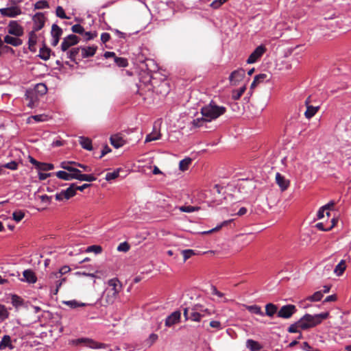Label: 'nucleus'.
<instances>
[{"mask_svg": "<svg viewBox=\"0 0 351 351\" xmlns=\"http://www.w3.org/2000/svg\"><path fill=\"white\" fill-rule=\"evenodd\" d=\"M329 315L328 312L316 314L314 315L305 314L298 320L300 328L306 330L319 324L324 319H326Z\"/></svg>", "mask_w": 351, "mask_h": 351, "instance_id": "1", "label": "nucleus"}, {"mask_svg": "<svg viewBox=\"0 0 351 351\" xmlns=\"http://www.w3.org/2000/svg\"><path fill=\"white\" fill-rule=\"evenodd\" d=\"M226 112V107L217 106L213 101L201 108L202 115L205 117L209 122L224 114Z\"/></svg>", "mask_w": 351, "mask_h": 351, "instance_id": "2", "label": "nucleus"}, {"mask_svg": "<svg viewBox=\"0 0 351 351\" xmlns=\"http://www.w3.org/2000/svg\"><path fill=\"white\" fill-rule=\"evenodd\" d=\"M215 313L213 308H205L200 304H196L192 307V321L200 322L202 317L211 315Z\"/></svg>", "mask_w": 351, "mask_h": 351, "instance_id": "3", "label": "nucleus"}, {"mask_svg": "<svg viewBox=\"0 0 351 351\" xmlns=\"http://www.w3.org/2000/svg\"><path fill=\"white\" fill-rule=\"evenodd\" d=\"M70 344L75 346H78L81 344H83L85 346L92 349H100L106 348V344L103 343L97 342L93 339L89 338H79L76 339H73L71 341Z\"/></svg>", "mask_w": 351, "mask_h": 351, "instance_id": "4", "label": "nucleus"}, {"mask_svg": "<svg viewBox=\"0 0 351 351\" xmlns=\"http://www.w3.org/2000/svg\"><path fill=\"white\" fill-rule=\"evenodd\" d=\"M76 194V185L71 184L66 190L62 191L59 193H56V199L62 201L63 199H69L71 197L75 196Z\"/></svg>", "mask_w": 351, "mask_h": 351, "instance_id": "5", "label": "nucleus"}, {"mask_svg": "<svg viewBox=\"0 0 351 351\" xmlns=\"http://www.w3.org/2000/svg\"><path fill=\"white\" fill-rule=\"evenodd\" d=\"M297 311V308L293 304H287L282 306L278 312V317L283 319H289Z\"/></svg>", "mask_w": 351, "mask_h": 351, "instance_id": "6", "label": "nucleus"}, {"mask_svg": "<svg viewBox=\"0 0 351 351\" xmlns=\"http://www.w3.org/2000/svg\"><path fill=\"white\" fill-rule=\"evenodd\" d=\"M80 39L75 34H70L63 39L61 44V49L63 51H66L71 47L77 45Z\"/></svg>", "mask_w": 351, "mask_h": 351, "instance_id": "7", "label": "nucleus"}, {"mask_svg": "<svg viewBox=\"0 0 351 351\" xmlns=\"http://www.w3.org/2000/svg\"><path fill=\"white\" fill-rule=\"evenodd\" d=\"M245 75L243 69H239L232 71L229 76V81L232 86H237L241 82Z\"/></svg>", "mask_w": 351, "mask_h": 351, "instance_id": "8", "label": "nucleus"}, {"mask_svg": "<svg viewBox=\"0 0 351 351\" xmlns=\"http://www.w3.org/2000/svg\"><path fill=\"white\" fill-rule=\"evenodd\" d=\"M8 32L10 35H13L16 37L22 36L24 34L23 28L20 25L17 21H11L8 26Z\"/></svg>", "mask_w": 351, "mask_h": 351, "instance_id": "9", "label": "nucleus"}, {"mask_svg": "<svg viewBox=\"0 0 351 351\" xmlns=\"http://www.w3.org/2000/svg\"><path fill=\"white\" fill-rule=\"evenodd\" d=\"M267 51L266 47L261 45L257 47L254 51L250 55L247 60V64H253L256 62Z\"/></svg>", "mask_w": 351, "mask_h": 351, "instance_id": "10", "label": "nucleus"}, {"mask_svg": "<svg viewBox=\"0 0 351 351\" xmlns=\"http://www.w3.org/2000/svg\"><path fill=\"white\" fill-rule=\"evenodd\" d=\"M108 285H109V287H112V295L110 300L112 302L113 300L117 296L119 293L121 291L122 285L119 279L117 278H114L112 279L109 280L108 282Z\"/></svg>", "mask_w": 351, "mask_h": 351, "instance_id": "11", "label": "nucleus"}, {"mask_svg": "<svg viewBox=\"0 0 351 351\" xmlns=\"http://www.w3.org/2000/svg\"><path fill=\"white\" fill-rule=\"evenodd\" d=\"M34 25L32 31L38 32L45 25V16L43 13L38 12L32 18Z\"/></svg>", "mask_w": 351, "mask_h": 351, "instance_id": "12", "label": "nucleus"}, {"mask_svg": "<svg viewBox=\"0 0 351 351\" xmlns=\"http://www.w3.org/2000/svg\"><path fill=\"white\" fill-rule=\"evenodd\" d=\"M0 14L3 16L14 18L21 14L20 8L17 6H12L10 8H5L0 9Z\"/></svg>", "mask_w": 351, "mask_h": 351, "instance_id": "13", "label": "nucleus"}, {"mask_svg": "<svg viewBox=\"0 0 351 351\" xmlns=\"http://www.w3.org/2000/svg\"><path fill=\"white\" fill-rule=\"evenodd\" d=\"M51 34L53 38L51 45L56 47L60 40L62 34V29L56 24H53L51 26Z\"/></svg>", "mask_w": 351, "mask_h": 351, "instance_id": "14", "label": "nucleus"}, {"mask_svg": "<svg viewBox=\"0 0 351 351\" xmlns=\"http://www.w3.org/2000/svg\"><path fill=\"white\" fill-rule=\"evenodd\" d=\"M275 180L282 191H286L290 185V181L278 172L276 173Z\"/></svg>", "mask_w": 351, "mask_h": 351, "instance_id": "15", "label": "nucleus"}, {"mask_svg": "<svg viewBox=\"0 0 351 351\" xmlns=\"http://www.w3.org/2000/svg\"><path fill=\"white\" fill-rule=\"evenodd\" d=\"M110 141L111 145L117 149L123 146L126 143L125 140L123 139L122 134L120 133L112 135Z\"/></svg>", "mask_w": 351, "mask_h": 351, "instance_id": "16", "label": "nucleus"}, {"mask_svg": "<svg viewBox=\"0 0 351 351\" xmlns=\"http://www.w3.org/2000/svg\"><path fill=\"white\" fill-rule=\"evenodd\" d=\"M180 311H174L172 313L166 318L165 326L167 327H171L178 323L180 321Z\"/></svg>", "mask_w": 351, "mask_h": 351, "instance_id": "17", "label": "nucleus"}, {"mask_svg": "<svg viewBox=\"0 0 351 351\" xmlns=\"http://www.w3.org/2000/svg\"><path fill=\"white\" fill-rule=\"evenodd\" d=\"M97 49L96 46H89L86 47H81V56L82 58L93 57Z\"/></svg>", "mask_w": 351, "mask_h": 351, "instance_id": "18", "label": "nucleus"}, {"mask_svg": "<svg viewBox=\"0 0 351 351\" xmlns=\"http://www.w3.org/2000/svg\"><path fill=\"white\" fill-rule=\"evenodd\" d=\"M3 43L14 47H19L23 44V40L19 37L6 35L3 38Z\"/></svg>", "mask_w": 351, "mask_h": 351, "instance_id": "19", "label": "nucleus"}, {"mask_svg": "<svg viewBox=\"0 0 351 351\" xmlns=\"http://www.w3.org/2000/svg\"><path fill=\"white\" fill-rule=\"evenodd\" d=\"M37 35L36 34V32L31 31L29 33V39H28V48L30 51L32 52H36V48L35 47L36 43H37Z\"/></svg>", "mask_w": 351, "mask_h": 351, "instance_id": "20", "label": "nucleus"}, {"mask_svg": "<svg viewBox=\"0 0 351 351\" xmlns=\"http://www.w3.org/2000/svg\"><path fill=\"white\" fill-rule=\"evenodd\" d=\"M277 305L273 303H268L265 305V315L269 317H273L275 314H278Z\"/></svg>", "mask_w": 351, "mask_h": 351, "instance_id": "21", "label": "nucleus"}, {"mask_svg": "<svg viewBox=\"0 0 351 351\" xmlns=\"http://www.w3.org/2000/svg\"><path fill=\"white\" fill-rule=\"evenodd\" d=\"M25 280L29 283H35L37 278L35 273L31 269H26L23 273Z\"/></svg>", "mask_w": 351, "mask_h": 351, "instance_id": "22", "label": "nucleus"}, {"mask_svg": "<svg viewBox=\"0 0 351 351\" xmlns=\"http://www.w3.org/2000/svg\"><path fill=\"white\" fill-rule=\"evenodd\" d=\"M51 50L45 44L40 49L38 56L43 60H48L50 58Z\"/></svg>", "mask_w": 351, "mask_h": 351, "instance_id": "23", "label": "nucleus"}, {"mask_svg": "<svg viewBox=\"0 0 351 351\" xmlns=\"http://www.w3.org/2000/svg\"><path fill=\"white\" fill-rule=\"evenodd\" d=\"M246 347L251 351H258L263 348V346L258 341L253 339L247 340Z\"/></svg>", "mask_w": 351, "mask_h": 351, "instance_id": "24", "label": "nucleus"}, {"mask_svg": "<svg viewBox=\"0 0 351 351\" xmlns=\"http://www.w3.org/2000/svg\"><path fill=\"white\" fill-rule=\"evenodd\" d=\"M158 338V335L152 333L149 337L143 341V348L145 349L150 348L157 341Z\"/></svg>", "mask_w": 351, "mask_h": 351, "instance_id": "25", "label": "nucleus"}, {"mask_svg": "<svg viewBox=\"0 0 351 351\" xmlns=\"http://www.w3.org/2000/svg\"><path fill=\"white\" fill-rule=\"evenodd\" d=\"M79 141L80 144L84 149L89 151L92 150V141L90 138L84 136H80Z\"/></svg>", "mask_w": 351, "mask_h": 351, "instance_id": "26", "label": "nucleus"}, {"mask_svg": "<svg viewBox=\"0 0 351 351\" xmlns=\"http://www.w3.org/2000/svg\"><path fill=\"white\" fill-rule=\"evenodd\" d=\"M7 347L10 350L13 349L10 337L9 335H4L0 342V350H4Z\"/></svg>", "mask_w": 351, "mask_h": 351, "instance_id": "27", "label": "nucleus"}, {"mask_svg": "<svg viewBox=\"0 0 351 351\" xmlns=\"http://www.w3.org/2000/svg\"><path fill=\"white\" fill-rule=\"evenodd\" d=\"M319 106H313L310 105H307L306 106V110L304 112V115L306 118L311 119L312 118L319 110Z\"/></svg>", "mask_w": 351, "mask_h": 351, "instance_id": "28", "label": "nucleus"}, {"mask_svg": "<svg viewBox=\"0 0 351 351\" xmlns=\"http://www.w3.org/2000/svg\"><path fill=\"white\" fill-rule=\"evenodd\" d=\"M58 278H59V276H58L56 272L51 273L49 275L47 281H48L49 286L51 289L53 287H55V288L57 287L58 282H56L58 281Z\"/></svg>", "mask_w": 351, "mask_h": 351, "instance_id": "29", "label": "nucleus"}, {"mask_svg": "<svg viewBox=\"0 0 351 351\" xmlns=\"http://www.w3.org/2000/svg\"><path fill=\"white\" fill-rule=\"evenodd\" d=\"M80 51H81V47L72 48L71 50L67 51L66 56L71 60L75 62L76 57Z\"/></svg>", "mask_w": 351, "mask_h": 351, "instance_id": "30", "label": "nucleus"}, {"mask_svg": "<svg viewBox=\"0 0 351 351\" xmlns=\"http://www.w3.org/2000/svg\"><path fill=\"white\" fill-rule=\"evenodd\" d=\"M246 90V86L243 85L239 89L233 90L232 93V98L234 100H238L241 98L243 94L245 93Z\"/></svg>", "mask_w": 351, "mask_h": 351, "instance_id": "31", "label": "nucleus"}, {"mask_svg": "<svg viewBox=\"0 0 351 351\" xmlns=\"http://www.w3.org/2000/svg\"><path fill=\"white\" fill-rule=\"evenodd\" d=\"M160 133L154 127L153 132L146 136L145 143L158 140L160 138Z\"/></svg>", "mask_w": 351, "mask_h": 351, "instance_id": "32", "label": "nucleus"}, {"mask_svg": "<svg viewBox=\"0 0 351 351\" xmlns=\"http://www.w3.org/2000/svg\"><path fill=\"white\" fill-rule=\"evenodd\" d=\"M76 162L73 161H64L60 164V167L69 171H77V168H74L72 167V165H75Z\"/></svg>", "mask_w": 351, "mask_h": 351, "instance_id": "33", "label": "nucleus"}, {"mask_svg": "<svg viewBox=\"0 0 351 351\" xmlns=\"http://www.w3.org/2000/svg\"><path fill=\"white\" fill-rule=\"evenodd\" d=\"M346 267L345 261L341 260L335 267L334 272L337 274V276H340L346 270Z\"/></svg>", "mask_w": 351, "mask_h": 351, "instance_id": "34", "label": "nucleus"}, {"mask_svg": "<svg viewBox=\"0 0 351 351\" xmlns=\"http://www.w3.org/2000/svg\"><path fill=\"white\" fill-rule=\"evenodd\" d=\"M209 122L205 117L197 118L193 120L192 125L194 128H200L204 126L206 123Z\"/></svg>", "mask_w": 351, "mask_h": 351, "instance_id": "35", "label": "nucleus"}, {"mask_svg": "<svg viewBox=\"0 0 351 351\" xmlns=\"http://www.w3.org/2000/svg\"><path fill=\"white\" fill-rule=\"evenodd\" d=\"M192 160L190 158H186L180 161L179 168L181 171H184L187 170L189 167V165L191 164Z\"/></svg>", "mask_w": 351, "mask_h": 351, "instance_id": "36", "label": "nucleus"}, {"mask_svg": "<svg viewBox=\"0 0 351 351\" xmlns=\"http://www.w3.org/2000/svg\"><path fill=\"white\" fill-rule=\"evenodd\" d=\"M169 92V87L167 82H162L156 89V93L165 95Z\"/></svg>", "mask_w": 351, "mask_h": 351, "instance_id": "37", "label": "nucleus"}, {"mask_svg": "<svg viewBox=\"0 0 351 351\" xmlns=\"http://www.w3.org/2000/svg\"><path fill=\"white\" fill-rule=\"evenodd\" d=\"M34 91L39 95L42 96L47 93V88L45 84H37L35 86Z\"/></svg>", "mask_w": 351, "mask_h": 351, "instance_id": "38", "label": "nucleus"}, {"mask_svg": "<svg viewBox=\"0 0 351 351\" xmlns=\"http://www.w3.org/2000/svg\"><path fill=\"white\" fill-rule=\"evenodd\" d=\"M246 308L248 311H250L252 313H254L256 315H259L261 316L264 315V313L261 311V306H259L258 305L254 304V305H252V306H247Z\"/></svg>", "mask_w": 351, "mask_h": 351, "instance_id": "39", "label": "nucleus"}, {"mask_svg": "<svg viewBox=\"0 0 351 351\" xmlns=\"http://www.w3.org/2000/svg\"><path fill=\"white\" fill-rule=\"evenodd\" d=\"M56 176L58 178L64 180H72V176H71V173H67L64 171H59L56 172Z\"/></svg>", "mask_w": 351, "mask_h": 351, "instance_id": "40", "label": "nucleus"}, {"mask_svg": "<svg viewBox=\"0 0 351 351\" xmlns=\"http://www.w3.org/2000/svg\"><path fill=\"white\" fill-rule=\"evenodd\" d=\"M323 298V293L322 291L315 292L312 295L308 296L307 300L311 302H318Z\"/></svg>", "mask_w": 351, "mask_h": 351, "instance_id": "41", "label": "nucleus"}, {"mask_svg": "<svg viewBox=\"0 0 351 351\" xmlns=\"http://www.w3.org/2000/svg\"><path fill=\"white\" fill-rule=\"evenodd\" d=\"M178 208L181 212H184V213H193V212L197 211L199 209V207L193 206H179Z\"/></svg>", "mask_w": 351, "mask_h": 351, "instance_id": "42", "label": "nucleus"}, {"mask_svg": "<svg viewBox=\"0 0 351 351\" xmlns=\"http://www.w3.org/2000/svg\"><path fill=\"white\" fill-rule=\"evenodd\" d=\"M114 62L119 67H126L128 65V60L125 58L115 57Z\"/></svg>", "mask_w": 351, "mask_h": 351, "instance_id": "43", "label": "nucleus"}, {"mask_svg": "<svg viewBox=\"0 0 351 351\" xmlns=\"http://www.w3.org/2000/svg\"><path fill=\"white\" fill-rule=\"evenodd\" d=\"M25 217V213L22 210H16L12 213L13 219L16 221H21Z\"/></svg>", "mask_w": 351, "mask_h": 351, "instance_id": "44", "label": "nucleus"}, {"mask_svg": "<svg viewBox=\"0 0 351 351\" xmlns=\"http://www.w3.org/2000/svg\"><path fill=\"white\" fill-rule=\"evenodd\" d=\"M49 7V3L46 0L38 1L34 4V8L36 10L48 8Z\"/></svg>", "mask_w": 351, "mask_h": 351, "instance_id": "45", "label": "nucleus"}, {"mask_svg": "<svg viewBox=\"0 0 351 351\" xmlns=\"http://www.w3.org/2000/svg\"><path fill=\"white\" fill-rule=\"evenodd\" d=\"M87 252H94L100 254L102 252V247L100 245H93L88 246L86 250Z\"/></svg>", "mask_w": 351, "mask_h": 351, "instance_id": "46", "label": "nucleus"}, {"mask_svg": "<svg viewBox=\"0 0 351 351\" xmlns=\"http://www.w3.org/2000/svg\"><path fill=\"white\" fill-rule=\"evenodd\" d=\"M119 169H117L113 172H110V173H106L105 178L107 181H110L112 180L116 179L117 178L119 177Z\"/></svg>", "mask_w": 351, "mask_h": 351, "instance_id": "47", "label": "nucleus"}, {"mask_svg": "<svg viewBox=\"0 0 351 351\" xmlns=\"http://www.w3.org/2000/svg\"><path fill=\"white\" fill-rule=\"evenodd\" d=\"M56 16L60 19H69L62 6H58L56 10Z\"/></svg>", "mask_w": 351, "mask_h": 351, "instance_id": "48", "label": "nucleus"}, {"mask_svg": "<svg viewBox=\"0 0 351 351\" xmlns=\"http://www.w3.org/2000/svg\"><path fill=\"white\" fill-rule=\"evenodd\" d=\"M181 253L184 256V262L195 254L194 250H184L181 252Z\"/></svg>", "mask_w": 351, "mask_h": 351, "instance_id": "49", "label": "nucleus"}, {"mask_svg": "<svg viewBox=\"0 0 351 351\" xmlns=\"http://www.w3.org/2000/svg\"><path fill=\"white\" fill-rule=\"evenodd\" d=\"M39 170L47 171L53 169V165L51 163L40 162L38 168Z\"/></svg>", "mask_w": 351, "mask_h": 351, "instance_id": "50", "label": "nucleus"}, {"mask_svg": "<svg viewBox=\"0 0 351 351\" xmlns=\"http://www.w3.org/2000/svg\"><path fill=\"white\" fill-rule=\"evenodd\" d=\"M67 306H70L71 308H75L79 306H86V304L84 303H79L75 300H70L66 301L64 302Z\"/></svg>", "mask_w": 351, "mask_h": 351, "instance_id": "51", "label": "nucleus"}, {"mask_svg": "<svg viewBox=\"0 0 351 351\" xmlns=\"http://www.w3.org/2000/svg\"><path fill=\"white\" fill-rule=\"evenodd\" d=\"M80 180L81 181H87V182H93L97 180L96 177H95L93 175H88V174H81L80 176Z\"/></svg>", "mask_w": 351, "mask_h": 351, "instance_id": "52", "label": "nucleus"}, {"mask_svg": "<svg viewBox=\"0 0 351 351\" xmlns=\"http://www.w3.org/2000/svg\"><path fill=\"white\" fill-rule=\"evenodd\" d=\"M71 30L73 32L79 34H82L84 32V27L80 24L73 25L71 27Z\"/></svg>", "mask_w": 351, "mask_h": 351, "instance_id": "53", "label": "nucleus"}, {"mask_svg": "<svg viewBox=\"0 0 351 351\" xmlns=\"http://www.w3.org/2000/svg\"><path fill=\"white\" fill-rule=\"evenodd\" d=\"M130 248V245L127 242H123L121 243L118 245L117 250L119 252H127L128 251H129Z\"/></svg>", "mask_w": 351, "mask_h": 351, "instance_id": "54", "label": "nucleus"}, {"mask_svg": "<svg viewBox=\"0 0 351 351\" xmlns=\"http://www.w3.org/2000/svg\"><path fill=\"white\" fill-rule=\"evenodd\" d=\"M2 167L11 170H16L18 168V163L15 161H11L4 164Z\"/></svg>", "mask_w": 351, "mask_h": 351, "instance_id": "55", "label": "nucleus"}, {"mask_svg": "<svg viewBox=\"0 0 351 351\" xmlns=\"http://www.w3.org/2000/svg\"><path fill=\"white\" fill-rule=\"evenodd\" d=\"M32 119L35 120L36 122H42L47 120V115L46 114H37L31 117Z\"/></svg>", "mask_w": 351, "mask_h": 351, "instance_id": "56", "label": "nucleus"}, {"mask_svg": "<svg viewBox=\"0 0 351 351\" xmlns=\"http://www.w3.org/2000/svg\"><path fill=\"white\" fill-rule=\"evenodd\" d=\"M66 281V278H64V277H60V278H58V280L56 282H58L57 284V287L54 289V290H53V293L54 295H56L59 291V289L60 287L62 286V283Z\"/></svg>", "mask_w": 351, "mask_h": 351, "instance_id": "57", "label": "nucleus"}, {"mask_svg": "<svg viewBox=\"0 0 351 351\" xmlns=\"http://www.w3.org/2000/svg\"><path fill=\"white\" fill-rule=\"evenodd\" d=\"M183 315L186 320L190 319L192 321V318L191 317L192 316V308H188V307L184 308Z\"/></svg>", "mask_w": 351, "mask_h": 351, "instance_id": "58", "label": "nucleus"}, {"mask_svg": "<svg viewBox=\"0 0 351 351\" xmlns=\"http://www.w3.org/2000/svg\"><path fill=\"white\" fill-rule=\"evenodd\" d=\"M8 317V313L5 306L0 304V318L5 319Z\"/></svg>", "mask_w": 351, "mask_h": 351, "instance_id": "59", "label": "nucleus"}, {"mask_svg": "<svg viewBox=\"0 0 351 351\" xmlns=\"http://www.w3.org/2000/svg\"><path fill=\"white\" fill-rule=\"evenodd\" d=\"M230 221H223V223H221L219 226H217V227H215V228H213L211 229L209 231H207V232H204V234H209V233H213L214 232H216V231H218L219 230H220L223 226L227 225Z\"/></svg>", "mask_w": 351, "mask_h": 351, "instance_id": "60", "label": "nucleus"}, {"mask_svg": "<svg viewBox=\"0 0 351 351\" xmlns=\"http://www.w3.org/2000/svg\"><path fill=\"white\" fill-rule=\"evenodd\" d=\"M228 0H215L213 1L210 6L215 9L219 8L221 5L226 3Z\"/></svg>", "mask_w": 351, "mask_h": 351, "instance_id": "61", "label": "nucleus"}, {"mask_svg": "<svg viewBox=\"0 0 351 351\" xmlns=\"http://www.w3.org/2000/svg\"><path fill=\"white\" fill-rule=\"evenodd\" d=\"M298 328H300V327H299L298 321L295 324L290 325L289 327L288 328L287 330L290 333H295V332H299V330H298Z\"/></svg>", "mask_w": 351, "mask_h": 351, "instance_id": "62", "label": "nucleus"}, {"mask_svg": "<svg viewBox=\"0 0 351 351\" xmlns=\"http://www.w3.org/2000/svg\"><path fill=\"white\" fill-rule=\"evenodd\" d=\"M70 271V267L69 266H63L58 271H56L59 278L62 277L63 274H65Z\"/></svg>", "mask_w": 351, "mask_h": 351, "instance_id": "63", "label": "nucleus"}, {"mask_svg": "<svg viewBox=\"0 0 351 351\" xmlns=\"http://www.w3.org/2000/svg\"><path fill=\"white\" fill-rule=\"evenodd\" d=\"M267 77V75L265 73H261L258 75H256L254 78H256V80H258L259 83L263 82L265 80H266Z\"/></svg>", "mask_w": 351, "mask_h": 351, "instance_id": "64", "label": "nucleus"}]
</instances>
